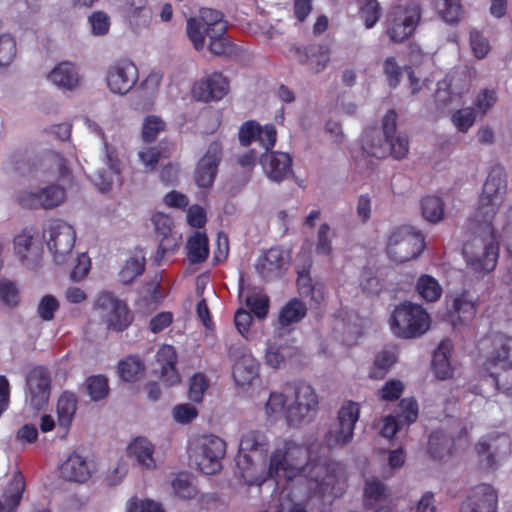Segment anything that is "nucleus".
Segmentation results:
<instances>
[{
  "mask_svg": "<svg viewBox=\"0 0 512 512\" xmlns=\"http://www.w3.org/2000/svg\"><path fill=\"white\" fill-rule=\"evenodd\" d=\"M59 308L60 303L58 299L51 294H46L39 300L37 305V315L42 321H52Z\"/></svg>",
  "mask_w": 512,
  "mask_h": 512,
  "instance_id": "52",
  "label": "nucleus"
},
{
  "mask_svg": "<svg viewBox=\"0 0 512 512\" xmlns=\"http://www.w3.org/2000/svg\"><path fill=\"white\" fill-rule=\"evenodd\" d=\"M400 413L395 415L401 425L409 426L418 418V403L414 398H403L399 402Z\"/></svg>",
  "mask_w": 512,
  "mask_h": 512,
  "instance_id": "53",
  "label": "nucleus"
},
{
  "mask_svg": "<svg viewBox=\"0 0 512 512\" xmlns=\"http://www.w3.org/2000/svg\"><path fill=\"white\" fill-rule=\"evenodd\" d=\"M452 344L450 340H443L433 354L432 370L439 380H446L453 375L450 363Z\"/></svg>",
  "mask_w": 512,
  "mask_h": 512,
  "instance_id": "28",
  "label": "nucleus"
},
{
  "mask_svg": "<svg viewBox=\"0 0 512 512\" xmlns=\"http://www.w3.org/2000/svg\"><path fill=\"white\" fill-rule=\"evenodd\" d=\"M512 339L494 345L484 362V369L497 390L512 395Z\"/></svg>",
  "mask_w": 512,
  "mask_h": 512,
  "instance_id": "6",
  "label": "nucleus"
},
{
  "mask_svg": "<svg viewBox=\"0 0 512 512\" xmlns=\"http://www.w3.org/2000/svg\"><path fill=\"white\" fill-rule=\"evenodd\" d=\"M93 310L99 313L107 329L115 332L125 331L134 321V315L128 305L111 292L99 293L94 301Z\"/></svg>",
  "mask_w": 512,
  "mask_h": 512,
  "instance_id": "8",
  "label": "nucleus"
},
{
  "mask_svg": "<svg viewBox=\"0 0 512 512\" xmlns=\"http://www.w3.org/2000/svg\"><path fill=\"white\" fill-rule=\"evenodd\" d=\"M425 249V237L408 227L395 229L389 236L386 252L397 263L417 258Z\"/></svg>",
  "mask_w": 512,
  "mask_h": 512,
  "instance_id": "9",
  "label": "nucleus"
},
{
  "mask_svg": "<svg viewBox=\"0 0 512 512\" xmlns=\"http://www.w3.org/2000/svg\"><path fill=\"white\" fill-rule=\"evenodd\" d=\"M498 494L490 484L477 485L460 512H497Z\"/></svg>",
  "mask_w": 512,
  "mask_h": 512,
  "instance_id": "21",
  "label": "nucleus"
},
{
  "mask_svg": "<svg viewBox=\"0 0 512 512\" xmlns=\"http://www.w3.org/2000/svg\"><path fill=\"white\" fill-rule=\"evenodd\" d=\"M147 10V0H121L119 11L123 17L132 21L141 16H145Z\"/></svg>",
  "mask_w": 512,
  "mask_h": 512,
  "instance_id": "55",
  "label": "nucleus"
},
{
  "mask_svg": "<svg viewBox=\"0 0 512 512\" xmlns=\"http://www.w3.org/2000/svg\"><path fill=\"white\" fill-rule=\"evenodd\" d=\"M360 416V406L353 401L344 403L338 411V423L325 435V443L330 448L343 447L353 439L355 424Z\"/></svg>",
  "mask_w": 512,
  "mask_h": 512,
  "instance_id": "13",
  "label": "nucleus"
},
{
  "mask_svg": "<svg viewBox=\"0 0 512 512\" xmlns=\"http://www.w3.org/2000/svg\"><path fill=\"white\" fill-rule=\"evenodd\" d=\"M288 258L279 247H272L260 256L255 269L264 281L280 278L287 270Z\"/></svg>",
  "mask_w": 512,
  "mask_h": 512,
  "instance_id": "19",
  "label": "nucleus"
},
{
  "mask_svg": "<svg viewBox=\"0 0 512 512\" xmlns=\"http://www.w3.org/2000/svg\"><path fill=\"white\" fill-rule=\"evenodd\" d=\"M280 473L288 480L300 476L311 482L322 483L326 476V468L319 460L310 459L306 446L285 439L277 444L271 453L265 473L249 479L247 471L243 470L242 477L249 486H261L269 479L276 480Z\"/></svg>",
  "mask_w": 512,
  "mask_h": 512,
  "instance_id": "1",
  "label": "nucleus"
},
{
  "mask_svg": "<svg viewBox=\"0 0 512 512\" xmlns=\"http://www.w3.org/2000/svg\"><path fill=\"white\" fill-rule=\"evenodd\" d=\"M246 306L259 319H264L269 312V297L262 292H251L245 299Z\"/></svg>",
  "mask_w": 512,
  "mask_h": 512,
  "instance_id": "48",
  "label": "nucleus"
},
{
  "mask_svg": "<svg viewBox=\"0 0 512 512\" xmlns=\"http://www.w3.org/2000/svg\"><path fill=\"white\" fill-rule=\"evenodd\" d=\"M43 237L47 241L49 251L54 261L58 264L64 263L75 245L76 233L74 228L67 222L55 219L43 231Z\"/></svg>",
  "mask_w": 512,
  "mask_h": 512,
  "instance_id": "12",
  "label": "nucleus"
},
{
  "mask_svg": "<svg viewBox=\"0 0 512 512\" xmlns=\"http://www.w3.org/2000/svg\"><path fill=\"white\" fill-rule=\"evenodd\" d=\"M221 158L222 145L219 141H213L195 170L194 178L198 187L209 188L213 185Z\"/></svg>",
  "mask_w": 512,
  "mask_h": 512,
  "instance_id": "18",
  "label": "nucleus"
},
{
  "mask_svg": "<svg viewBox=\"0 0 512 512\" xmlns=\"http://www.w3.org/2000/svg\"><path fill=\"white\" fill-rule=\"evenodd\" d=\"M225 453V441L213 434L200 435L194 438L190 445V458L198 469L207 475L220 471Z\"/></svg>",
  "mask_w": 512,
  "mask_h": 512,
  "instance_id": "5",
  "label": "nucleus"
},
{
  "mask_svg": "<svg viewBox=\"0 0 512 512\" xmlns=\"http://www.w3.org/2000/svg\"><path fill=\"white\" fill-rule=\"evenodd\" d=\"M498 445H493L489 443L487 440H480L475 445V450L477 455L481 458L483 455H485V459H480L481 464L483 467L487 470L495 469L496 468V450L498 449Z\"/></svg>",
  "mask_w": 512,
  "mask_h": 512,
  "instance_id": "56",
  "label": "nucleus"
},
{
  "mask_svg": "<svg viewBox=\"0 0 512 512\" xmlns=\"http://www.w3.org/2000/svg\"><path fill=\"white\" fill-rule=\"evenodd\" d=\"M422 20V6L418 0L393 6L384 21V33L392 43L410 39Z\"/></svg>",
  "mask_w": 512,
  "mask_h": 512,
  "instance_id": "3",
  "label": "nucleus"
},
{
  "mask_svg": "<svg viewBox=\"0 0 512 512\" xmlns=\"http://www.w3.org/2000/svg\"><path fill=\"white\" fill-rule=\"evenodd\" d=\"M297 287L299 294L302 297H310L311 300L315 301L317 304L324 299L323 292L320 289L315 288L309 271L306 269L298 272Z\"/></svg>",
  "mask_w": 512,
  "mask_h": 512,
  "instance_id": "45",
  "label": "nucleus"
},
{
  "mask_svg": "<svg viewBox=\"0 0 512 512\" xmlns=\"http://www.w3.org/2000/svg\"><path fill=\"white\" fill-rule=\"evenodd\" d=\"M25 490V480L21 473L13 476L4 493L5 502L11 507H16L22 499Z\"/></svg>",
  "mask_w": 512,
  "mask_h": 512,
  "instance_id": "50",
  "label": "nucleus"
},
{
  "mask_svg": "<svg viewBox=\"0 0 512 512\" xmlns=\"http://www.w3.org/2000/svg\"><path fill=\"white\" fill-rule=\"evenodd\" d=\"M266 443L267 438L265 434L259 431H249L245 433L240 440L237 465L240 467L242 461L246 464H250L252 460L246 452L257 451L259 448L266 445Z\"/></svg>",
  "mask_w": 512,
  "mask_h": 512,
  "instance_id": "35",
  "label": "nucleus"
},
{
  "mask_svg": "<svg viewBox=\"0 0 512 512\" xmlns=\"http://www.w3.org/2000/svg\"><path fill=\"white\" fill-rule=\"evenodd\" d=\"M479 301V295L463 290L453 299L452 309L461 320H470L477 313Z\"/></svg>",
  "mask_w": 512,
  "mask_h": 512,
  "instance_id": "32",
  "label": "nucleus"
},
{
  "mask_svg": "<svg viewBox=\"0 0 512 512\" xmlns=\"http://www.w3.org/2000/svg\"><path fill=\"white\" fill-rule=\"evenodd\" d=\"M207 36L210 38L209 50L214 55L231 56L236 53L237 46L225 38L224 35L210 33Z\"/></svg>",
  "mask_w": 512,
  "mask_h": 512,
  "instance_id": "51",
  "label": "nucleus"
},
{
  "mask_svg": "<svg viewBox=\"0 0 512 512\" xmlns=\"http://www.w3.org/2000/svg\"><path fill=\"white\" fill-rule=\"evenodd\" d=\"M156 369L160 373V380L168 386L180 383V375L176 368L177 352L172 345L164 344L156 352Z\"/></svg>",
  "mask_w": 512,
  "mask_h": 512,
  "instance_id": "22",
  "label": "nucleus"
},
{
  "mask_svg": "<svg viewBox=\"0 0 512 512\" xmlns=\"http://www.w3.org/2000/svg\"><path fill=\"white\" fill-rule=\"evenodd\" d=\"M167 128L166 122L157 115H147L143 119L141 127V140L143 143L151 144L155 142L160 133Z\"/></svg>",
  "mask_w": 512,
  "mask_h": 512,
  "instance_id": "42",
  "label": "nucleus"
},
{
  "mask_svg": "<svg viewBox=\"0 0 512 512\" xmlns=\"http://www.w3.org/2000/svg\"><path fill=\"white\" fill-rule=\"evenodd\" d=\"M51 391V376L42 366L34 367L26 376V401L35 411L46 408Z\"/></svg>",
  "mask_w": 512,
  "mask_h": 512,
  "instance_id": "14",
  "label": "nucleus"
},
{
  "mask_svg": "<svg viewBox=\"0 0 512 512\" xmlns=\"http://www.w3.org/2000/svg\"><path fill=\"white\" fill-rule=\"evenodd\" d=\"M434 8L443 21L450 25L457 24L463 14L459 0H433Z\"/></svg>",
  "mask_w": 512,
  "mask_h": 512,
  "instance_id": "39",
  "label": "nucleus"
},
{
  "mask_svg": "<svg viewBox=\"0 0 512 512\" xmlns=\"http://www.w3.org/2000/svg\"><path fill=\"white\" fill-rule=\"evenodd\" d=\"M232 376L237 386H250L259 378V364L254 357H246L233 364Z\"/></svg>",
  "mask_w": 512,
  "mask_h": 512,
  "instance_id": "29",
  "label": "nucleus"
},
{
  "mask_svg": "<svg viewBox=\"0 0 512 512\" xmlns=\"http://www.w3.org/2000/svg\"><path fill=\"white\" fill-rule=\"evenodd\" d=\"M229 92V81L220 72H213L197 81L192 87L193 97L198 101H220Z\"/></svg>",
  "mask_w": 512,
  "mask_h": 512,
  "instance_id": "17",
  "label": "nucleus"
},
{
  "mask_svg": "<svg viewBox=\"0 0 512 512\" xmlns=\"http://www.w3.org/2000/svg\"><path fill=\"white\" fill-rule=\"evenodd\" d=\"M424 219L431 223H437L444 217V202L437 196H426L420 203Z\"/></svg>",
  "mask_w": 512,
  "mask_h": 512,
  "instance_id": "44",
  "label": "nucleus"
},
{
  "mask_svg": "<svg viewBox=\"0 0 512 512\" xmlns=\"http://www.w3.org/2000/svg\"><path fill=\"white\" fill-rule=\"evenodd\" d=\"M154 452V444L143 436L133 439L127 447L128 457L133 458L142 468L147 470L156 467Z\"/></svg>",
  "mask_w": 512,
  "mask_h": 512,
  "instance_id": "26",
  "label": "nucleus"
},
{
  "mask_svg": "<svg viewBox=\"0 0 512 512\" xmlns=\"http://www.w3.org/2000/svg\"><path fill=\"white\" fill-rule=\"evenodd\" d=\"M118 372L122 380L134 382L144 375L145 365L139 357L128 356L119 362Z\"/></svg>",
  "mask_w": 512,
  "mask_h": 512,
  "instance_id": "41",
  "label": "nucleus"
},
{
  "mask_svg": "<svg viewBox=\"0 0 512 512\" xmlns=\"http://www.w3.org/2000/svg\"><path fill=\"white\" fill-rule=\"evenodd\" d=\"M467 265L478 274H486L493 271L499 257V240L493 230L485 239H474L466 243L463 248Z\"/></svg>",
  "mask_w": 512,
  "mask_h": 512,
  "instance_id": "7",
  "label": "nucleus"
},
{
  "mask_svg": "<svg viewBox=\"0 0 512 512\" xmlns=\"http://www.w3.org/2000/svg\"><path fill=\"white\" fill-rule=\"evenodd\" d=\"M199 16L206 26L205 32L207 35L210 33L224 35L226 33L228 24L221 11L212 8H202L200 9Z\"/></svg>",
  "mask_w": 512,
  "mask_h": 512,
  "instance_id": "38",
  "label": "nucleus"
},
{
  "mask_svg": "<svg viewBox=\"0 0 512 512\" xmlns=\"http://www.w3.org/2000/svg\"><path fill=\"white\" fill-rule=\"evenodd\" d=\"M396 362L394 353L390 351H381L375 356L374 363L369 371V377L372 379H383L392 365Z\"/></svg>",
  "mask_w": 512,
  "mask_h": 512,
  "instance_id": "46",
  "label": "nucleus"
},
{
  "mask_svg": "<svg viewBox=\"0 0 512 512\" xmlns=\"http://www.w3.org/2000/svg\"><path fill=\"white\" fill-rule=\"evenodd\" d=\"M476 114L473 108L467 107L457 110L452 114V122L460 132H467L474 124Z\"/></svg>",
  "mask_w": 512,
  "mask_h": 512,
  "instance_id": "58",
  "label": "nucleus"
},
{
  "mask_svg": "<svg viewBox=\"0 0 512 512\" xmlns=\"http://www.w3.org/2000/svg\"><path fill=\"white\" fill-rule=\"evenodd\" d=\"M360 287L367 295H376L384 287L383 282L372 271L365 269L360 278Z\"/></svg>",
  "mask_w": 512,
  "mask_h": 512,
  "instance_id": "61",
  "label": "nucleus"
},
{
  "mask_svg": "<svg viewBox=\"0 0 512 512\" xmlns=\"http://www.w3.org/2000/svg\"><path fill=\"white\" fill-rule=\"evenodd\" d=\"M151 221L154 230L159 237V246L157 249V257H164L166 253L174 252L180 245V237L173 232L172 218L162 212H156L152 215Z\"/></svg>",
  "mask_w": 512,
  "mask_h": 512,
  "instance_id": "20",
  "label": "nucleus"
},
{
  "mask_svg": "<svg viewBox=\"0 0 512 512\" xmlns=\"http://www.w3.org/2000/svg\"><path fill=\"white\" fill-rule=\"evenodd\" d=\"M49 79L56 86L72 90L79 84V77L73 64L63 62L57 65L49 74Z\"/></svg>",
  "mask_w": 512,
  "mask_h": 512,
  "instance_id": "31",
  "label": "nucleus"
},
{
  "mask_svg": "<svg viewBox=\"0 0 512 512\" xmlns=\"http://www.w3.org/2000/svg\"><path fill=\"white\" fill-rule=\"evenodd\" d=\"M307 313L306 305L297 298L288 301L280 310L278 322L281 327L300 322Z\"/></svg>",
  "mask_w": 512,
  "mask_h": 512,
  "instance_id": "36",
  "label": "nucleus"
},
{
  "mask_svg": "<svg viewBox=\"0 0 512 512\" xmlns=\"http://www.w3.org/2000/svg\"><path fill=\"white\" fill-rule=\"evenodd\" d=\"M261 164L266 176L274 181L281 182L292 173V157L285 152L272 151L261 157Z\"/></svg>",
  "mask_w": 512,
  "mask_h": 512,
  "instance_id": "23",
  "label": "nucleus"
},
{
  "mask_svg": "<svg viewBox=\"0 0 512 512\" xmlns=\"http://www.w3.org/2000/svg\"><path fill=\"white\" fill-rule=\"evenodd\" d=\"M66 197L65 189L59 185H49L37 192H22L19 203L23 208L28 209H53L64 202Z\"/></svg>",
  "mask_w": 512,
  "mask_h": 512,
  "instance_id": "16",
  "label": "nucleus"
},
{
  "mask_svg": "<svg viewBox=\"0 0 512 512\" xmlns=\"http://www.w3.org/2000/svg\"><path fill=\"white\" fill-rule=\"evenodd\" d=\"M261 135V125L254 121L244 122L239 129V141L243 146H249L253 141H258Z\"/></svg>",
  "mask_w": 512,
  "mask_h": 512,
  "instance_id": "59",
  "label": "nucleus"
},
{
  "mask_svg": "<svg viewBox=\"0 0 512 512\" xmlns=\"http://www.w3.org/2000/svg\"><path fill=\"white\" fill-rule=\"evenodd\" d=\"M138 77L136 65L131 60L120 59L108 67L106 82L112 93L124 95L135 86Z\"/></svg>",
  "mask_w": 512,
  "mask_h": 512,
  "instance_id": "15",
  "label": "nucleus"
},
{
  "mask_svg": "<svg viewBox=\"0 0 512 512\" xmlns=\"http://www.w3.org/2000/svg\"><path fill=\"white\" fill-rule=\"evenodd\" d=\"M209 387L207 377L202 373H196L190 378L188 397L191 401L199 403L203 399L205 391Z\"/></svg>",
  "mask_w": 512,
  "mask_h": 512,
  "instance_id": "57",
  "label": "nucleus"
},
{
  "mask_svg": "<svg viewBox=\"0 0 512 512\" xmlns=\"http://www.w3.org/2000/svg\"><path fill=\"white\" fill-rule=\"evenodd\" d=\"M389 322L396 337L412 339L428 331L430 316L421 305L405 302L395 307Z\"/></svg>",
  "mask_w": 512,
  "mask_h": 512,
  "instance_id": "4",
  "label": "nucleus"
},
{
  "mask_svg": "<svg viewBox=\"0 0 512 512\" xmlns=\"http://www.w3.org/2000/svg\"><path fill=\"white\" fill-rule=\"evenodd\" d=\"M85 388L91 400H102L109 393L108 379L104 375L89 376L85 380Z\"/></svg>",
  "mask_w": 512,
  "mask_h": 512,
  "instance_id": "47",
  "label": "nucleus"
},
{
  "mask_svg": "<svg viewBox=\"0 0 512 512\" xmlns=\"http://www.w3.org/2000/svg\"><path fill=\"white\" fill-rule=\"evenodd\" d=\"M466 432L457 439L451 438L442 430H435L429 435L428 452L431 458L435 460H443L451 457L457 450L460 442L467 444Z\"/></svg>",
  "mask_w": 512,
  "mask_h": 512,
  "instance_id": "24",
  "label": "nucleus"
},
{
  "mask_svg": "<svg viewBox=\"0 0 512 512\" xmlns=\"http://www.w3.org/2000/svg\"><path fill=\"white\" fill-rule=\"evenodd\" d=\"M291 53L299 63L309 64L315 72L322 71L329 62L328 51L323 50L319 45L294 46L291 48Z\"/></svg>",
  "mask_w": 512,
  "mask_h": 512,
  "instance_id": "27",
  "label": "nucleus"
},
{
  "mask_svg": "<svg viewBox=\"0 0 512 512\" xmlns=\"http://www.w3.org/2000/svg\"><path fill=\"white\" fill-rule=\"evenodd\" d=\"M398 115L394 109H390L382 119L383 139L373 136L372 131H367L362 136V150L364 154L378 159L391 155L396 160L405 158L409 152V140L406 135L395 136Z\"/></svg>",
  "mask_w": 512,
  "mask_h": 512,
  "instance_id": "2",
  "label": "nucleus"
},
{
  "mask_svg": "<svg viewBox=\"0 0 512 512\" xmlns=\"http://www.w3.org/2000/svg\"><path fill=\"white\" fill-rule=\"evenodd\" d=\"M59 470L61 478L69 482L85 483L92 475L91 463L77 452L71 453Z\"/></svg>",
  "mask_w": 512,
  "mask_h": 512,
  "instance_id": "25",
  "label": "nucleus"
},
{
  "mask_svg": "<svg viewBox=\"0 0 512 512\" xmlns=\"http://www.w3.org/2000/svg\"><path fill=\"white\" fill-rule=\"evenodd\" d=\"M187 257L193 264L204 262L209 256L208 237L205 233L196 232L187 241Z\"/></svg>",
  "mask_w": 512,
  "mask_h": 512,
  "instance_id": "37",
  "label": "nucleus"
},
{
  "mask_svg": "<svg viewBox=\"0 0 512 512\" xmlns=\"http://www.w3.org/2000/svg\"><path fill=\"white\" fill-rule=\"evenodd\" d=\"M507 180L500 171L492 170L484 182L482 193L479 197L477 217L484 223H490L499 207L503 203L506 193Z\"/></svg>",
  "mask_w": 512,
  "mask_h": 512,
  "instance_id": "10",
  "label": "nucleus"
},
{
  "mask_svg": "<svg viewBox=\"0 0 512 512\" xmlns=\"http://www.w3.org/2000/svg\"><path fill=\"white\" fill-rule=\"evenodd\" d=\"M78 397L71 391H63L58 398L56 411L60 427L68 429L73 421L77 410Z\"/></svg>",
  "mask_w": 512,
  "mask_h": 512,
  "instance_id": "30",
  "label": "nucleus"
},
{
  "mask_svg": "<svg viewBox=\"0 0 512 512\" xmlns=\"http://www.w3.org/2000/svg\"><path fill=\"white\" fill-rule=\"evenodd\" d=\"M416 290L420 297L427 302H435L442 295V287L431 275H421L416 283Z\"/></svg>",
  "mask_w": 512,
  "mask_h": 512,
  "instance_id": "43",
  "label": "nucleus"
},
{
  "mask_svg": "<svg viewBox=\"0 0 512 512\" xmlns=\"http://www.w3.org/2000/svg\"><path fill=\"white\" fill-rule=\"evenodd\" d=\"M285 403L286 399L282 393L272 392L265 406L267 416L276 419L285 413Z\"/></svg>",
  "mask_w": 512,
  "mask_h": 512,
  "instance_id": "63",
  "label": "nucleus"
},
{
  "mask_svg": "<svg viewBox=\"0 0 512 512\" xmlns=\"http://www.w3.org/2000/svg\"><path fill=\"white\" fill-rule=\"evenodd\" d=\"M318 397L314 388L304 382L295 387V399L285 410V419L290 427H299L310 422L318 410Z\"/></svg>",
  "mask_w": 512,
  "mask_h": 512,
  "instance_id": "11",
  "label": "nucleus"
},
{
  "mask_svg": "<svg viewBox=\"0 0 512 512\" xmlns=\"http://www.w3.org/2000/svg\"><path fill=\"white\" fill-rule=\"evenodd\" d=\"M171 155V144L162 140L157 145L147 147L138 153L139 160L146 171H154L162 158Z\"/></svg>",
  "mask_w": 512,
  "mask_h": 512,
  "instance_id": "33",
  "label": "nucleus"
},
{
  "mask_svg": "<svg viewBox=\"0 0 512 512\" xmlns=\"http://www.w3.org/2000/svg\"><path fill=\"white\" fill-rule=\"evenodd\" d=\"M187 35L192 42L194 48L196 50L203 49L205 45V36L203 33V25L201 22L196 18H189L187 20Z\"/></svg>",
  "mask_w": 512,
  "mask_h": 512,
  "instance_id": "60",
  "label": "nucleus"
},
{
  "mask_svg": "<svg viewBox=\"0 0 512 512\" xmlns=\"http://www.w3.org/2000/svg\"><path fill=\"white\" fill-rule=\"evenodd\" d=\"M389 497L387 486L377 477L366 479L363 489V503L367 508H374Z\"/></svg>",
  "mask_w": 512,
  "mask_h": 512,
  "instance_id": "34",
  "label": "nucleus"
},
{
  "mask_svg": "<svg viewBox=\"0 0 512 512\" xmlns=\"http://www.w3.org/2000/svg\"><path fill=\"white\" fill-rule=\"evenodd\" d=\"M17 54L16 41L8 34L0 35V68L9 66Z\"/></svg>",
  "mask_w": 512,
  "mask_h": 512,
  "instance_id": "54",
  "label": "nucleus"
},
{
  "mask_svg": "<svg viewBox=\"0 0 512 512\" xmlns=\"http://www.w3.org/2000/svg\"><path fill=\"white\" fill-rule=\"evenodd\" d=\"M145 269V259L131 257L126 260L122 269L119 272V279L123 284L132 283L138 276H140Z\"/></svg>",
  "mask_w": 512,
  "mask_h": 512,
  "instance_id": "49",
  "label": "nucleus"
},
{
  "mask_svg": "<svg viewBox=\"0 0 512 512\" xmlns=\"http://www.w3.org/2000/svg\"><path fill=\"white\" fill-rule=\"evenodd\" d=\"M358 15L366 29L373 28L382 16V6L378 0H356Z\"/></svg>",
  "mask_w": 512,
  "mask_h": 512,
  "instance_id": "40",
  "label": "nucleus"
},
{
  "mask_svg": "<svg viewBox=\"0 0 512 512\" xmlns=\"http://www.w3.org/2000/svg\"><path fill=\"white\" fill-rule=\"evenodd\" d=\"M0 300L10 307H15L19 304V291L13 282L0 279Z\"/></svg>",
  "mask_w": 512,
  "mask_h": 512,
  "instance_id": "62",
  "label": "nucleus"
},
{
  "mask_svg": "<svg viewBox=\"0 0 512 512\" xmlns=\"http://www.w3.org/2000/svg\"><path fill=\"white\" fill-rule=\"evenodd\" d=\"M404 385L400 380L392 379L387 381L379 390V397L385 401H395L400 398Z\"/></svg>",
  "mask_w": 512,
  "mask_h": 512,
  "instance_id": "64",
  "label": "nucleus"
}]
</instances>
